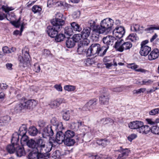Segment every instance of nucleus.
Wrapping results in <instances>:
<instances>
[{"instance_id": "nucleus-1", "label": "nucleus", "mask_w": 159, "mask_h": 159, "mask_svg": "<svg viewBox=\"0 0 159 159\" xmlns=\"http://www.w3.org/2000/svg\"><path fill=\"white\" fill-rule=\"evenodd\" d=\"M51 23L53 26H48L46 31L49 36L52 38H54L62 29V26L65 22L60 19H53Z\"/></svg>"}, {"instance_id": "nucleus-26", "label": "nucleus", "mask_w": 159, "mask_h": 159, "mask_svg": "<svg viewBox=\"0 0 159 159\" xmlns=\"http://www.w3.org/2000/svg\"><path fill=\"white\" fill-rule=\"evenodd\" d=\"M64 144L68 146H73L75 143L74 139L70 138H65L64 141Z\"/></svg>"}, {"instance_id": "nucleus-6", "label": "nucleus", "mask_w": 159, "mask_h": 159, "mask_svg": "<svg viewBox=\"0 0 159 159\" xmlns=\"http://www.w3.org/2000/svg\"><path fill=\"white\" fill-rule=\"evenodd\" d=\"M125 33L124 28L122 26L116 27L112 32L113 37L115 39L116 38L120 39L122 38Z\"/></svg>"}, {"instance_id": "nucleus-58", "label": "nucleus", "mask_w": 159, "mask_h": 159, "mask_svg": "<svg viewBox=\"0 0 159 159\" xmlns=\"http://www.w3.org/2000/svg\"><path fill=\"white\" fill-rule=\"evenodd\" d=\"M153 30H159V26L155 27L152 26V25H151L150 27L145 29L144 30L146 31H148Z\"/></svg>"}, {"instance_id": "nucleus-10", "label": "nucleus", "mask_w": 159, "mask_h": 159, "mask_svg": "<svg viewBox=\"0 0 159 159\" xmlns=\"http://www.w3.org/2000/svg\"><path fill=\"white\" fill-rule=\"evenodd\" d=\"M142 122L140 121H134L130 122L128 124L129 128L132 129H137V131L139 130L143 125Z\"/></svg>"}, {"instance_id": "nucleus-32", "label": "nucleus", "mask_w": 159, "mask_h": 159, "mask_svg": "<svg viewBox=\"0 0 159 159\" xmlns=\"http://www.w3.org/2000/svg\"><path fill=\"white\" fill-rule=\"evenodd\" d=\"M11 120L10 117L8 116H4L1 118L0 119L1 121L2 124V125H5L8 124Z\"/></svg>"}, {"instance_id": "nucleus-5", "label": "nucleus", "mask_w": 159, "mask_h": 159, "mask_svg": "<svg viewBox=\"0 0 159 159\" xmlns=\"http://www.w3.org/2000/svg\"><path fill=\"white\" fill-rule=\"evenodd\" d=\"M22 105L24 109H32L37 104L36 101L34 100H21Z\"/></svg>"}, {"instance_id": "nucleus-52", "label": "nucleus", "mask_w": 159, "mask_h": 159, "mask_svg": "<svg viewBox=\"0 0 159 159\" xmlns=\"http://www.w3.org/2000/svg\"><path fill=\"white\" fill-rule=\"evenodd\" d=\"M143 26L140 27L139 25L137 24H134L133 27H131V29H134L135 31H138L139 30H143Z\"/></svg>"}, {"instance_id": "nucleus-63", "label": "nucleus", "mask_w": 159, "mask_h": 159, "mask_svg": "<svg viewBox=\"0 0 159 159\" xmlns=\"http://www.w3.org/2000/svg\"><path fill=\"white\" fill-rule=\"evenodd\" d=\"M34 70L36 72L39 73L40 70V66L37 64L34 65Z\"/></svg>"}, {"instance_id": "nucleus-4", "label": "nucleus", "mask_w": 159, "mask_h": 159, "mask_svg": "<svg viewBox=\"0 0 159 159\" xmlns=\"http://www.w3.org/2000/svg\"><path fill=\"white\" fill-rule=\"evenodd\" d=\"M22 56H19L18 57V61H19V65L20 66L25 67L29 61L30 55L28 51L21 50Z\"/></svg>"}, {"instance_id": "nucleus-34", "label": "nucleus", "mask_w": 159, "mask_h": 159, "mask_svg": "<svg viewBox=\"0 0 159 159\" xmlns=\"http://www.w3.org/2000/svg\"><path fill=\"white\" fill-rule=\"evenodd\" d=\"M150 132L154 134L159 135V127L158 126H153L151 128Z\"/></svg>"}, {"instance_id": "nucleus-27", "label": "nucleus", "mask_w": 159, "mask_h": 159, "mask_svg": "<svg viewBox=\"0 0 159 159\" xmlns=\"http://www.w3.org/2000/svg\"><path fill=\"white\" fill-rule=\"evenodd\" d=\"M32 11L34 14H40L42 11V7L38 5H34L33 6Z\"/></svg>"}, {"instance_id": "nucleus-25", "label": "nucleus", "mask_w": 159, "mask_h": 159, "mask_svg": "<svg viewBox=\"0 0 159 159\" xmlns=\"http://www.w3.org/2000/svg\"><path fill=\"white\" fill-rule=\"evenodd\" d=\"M70 25L73 31L80 32L81 30V27L75 22L71 23Z\"/></svg>"}, {"instance_id": "nucleus-64", "label": "nucleus", "mask_w": 159, "mask_h": 159, "mask_svg": "<svg viewBox=\"0 0 159 159\" xmlns=\"http://www.w3.org/2000/svg\"><path fill=\"white\" fill-rule=\"evenodd\" d=\"M149 53V50H140L139 53L142 56H146Z\"/></svg>"}, {"instance_id": "nucleus-7", "label": "nucleus", "mask_w": 159, "mask_h": 159, "mask_svg": "<svg viewBox=\"0 0 159 159\" xmlns=\"http://www.w3.org/2000/svg\"><path fill=\"white\" fill-rule=\"evenodd\" d=\"M115 39L113 36H108L104 37L103 39V42L105 44V45L102 47V49L108 50L109 46H111L112 44Z\"/></svg>"}, {"instance_id": "nucleus-3", "label": "nucleus", "mask_w": 159, "mask_h": 159, "mask_svg": "<svg viewBox=\"0 0 159 159\" xmlns=\"http://www.w3.org/2000/svg\"><path fill=\"white\" fill-rule=\"evenodd\" d=\"M114 23L113 20L110 18H107L102 20L98 30L99 33L108 32L111 30Z\"/></svg>"}, {"instance_id": "nucleus-60", "label": "nucleus", "mask_w": 159, "mask_h": 159, "mask_svg": "<svg viewBox=\"0 0 159 159\" xmlns=\"http://www.w3.org/2000/svg\"><path fill=\"white\" fill-rule=\"evenodd\" d=\"M20 136H22L21 139V143H24V142H26L27 143V142L28 141V137L27 136H26V134L20 135Z\"/></svg>"}, {"instance_id": "nucleus-39", "label": "nucleus", "mask_w": 159, "mask_h": 159, "mask_svg": "<svg viewBox=\"0 0 159 159\" xmlns=\"http://www.w3.org/2000/svg\"><path fill=\"white\" fill-rule=\"evenodd\" d=\"M71 112V111L67 110L64 112L63 114V118L64 120H68L70 116V113Z\"/></svg>"}, {"instance_id": "nucleus-9", "label": "nucleus", "mask_w": 159, "mask_h": 159, "mask_svg": "<svg viewBox=\"0 0 159 159\" xmlns=\"http://www.w3.org/2000/svg\"><path fill=\"white\" fill-rule=\"evenodd\" d=\"M37 147L34 148L33 150L30 152L28 155L29 159H35L36 158H42V155L36 149Z\"/></svg>"}, {"instance_id": "nucleus-13", "label": "nucleus", "mask_w": 159, "mask_h": 159, "mask_svg": "<svg viewBox=\"0 0 159 159\" xmlns=\"http://www.w3.org/2000/svg\"><path fill=\"white\" fill-rule=\"evenodd\" d=\"M65 138V134L62 131H58L56 134L55 140L58 144H61L64 141Z\"/></svg>"}, {"instance_id": "nucleus-40", "label": "nucleus", "mask_w": 159, "mask_h": 159, "mask_svg": "<svg viewBox=\"0 0 159 159\" xmlns=\"http://www.w3.org/2000/svg\"><path fill=\"white\" fill-rule=\"evenodd\" d=\"M64 32L65 34L68 36L67 38H68L73 34V31L71 28H70L69 27L66 26L64 29Z\"/></svg>"}, {"instance_id": "nucleus-46", "label": "nucleus", "mask_w": 159, "mask_h": 159, "mask_svg": "<svg viewBox=\"0 0 159 159\" xmlns=\"http://www.w3.org/2000/svg\"><path fill=\"white\" fill-rule=\"evenodd\" d=\"M84 62L86 66H89L94 64L95 61L93 59L88 58L85 60Z\"/></svg>"}, {"instance_id": "nucleus-22", "label": "nucleus", "mask_w": 159, "mask_h": 159, "mask_svg": "<svg viewBox=\"0 0 159 159\" xmlns=\"http://www.w3.org/2000/svg\"><path fill=\"white\" fill-rule=\"evenodd\" d=\"M16 154L17 156L21 157L25 154L24 148L23 147H20L17 145V148H16Z\"/></svg>"}, {"instance_id": "nucleus-55", "label": "nucleus", "mask_w": 159, "mask_h": 159, "mask_svg": "<svg viewBox=\"0 0 159 159\" xmlns=\"http://www.w3.org/2000/svg\"><path fill=\"white\" fill-rule=\"evenodd\" d=\"M128 67L129 68H131L136 71V70L139 68V66L136 65L134 63L129 64L127 65Z\"/></svg>"}, {"instance_id": "nucleus-19", "label": "nucleus", "mask_w": 159, "mask_h": 159, "mask_svg": "<svg viewBox=\"0 0 159 159\" xmlns=\"http://www.w3.org/2000/svg\"><path fill=\"white\" fill-rule=\"evenodd\" d=\"M91 29L89 27L84 28L81 32V36L83 39H87L90 33Z\"/></svg>"}, {"instance_id": "nucleus-21", "label": "nucleus", "mask_w": 159, "mask_h": 159, "mask_svg": "<svg viewBox=\"0 0 159 159\" xmlns=\"http://www.w3.org/2000/svg\"><path fill=\"white\" fill-rule=\"evenodd\" d=\"M159 56V52L158 50H152L148 56V59L149 60L155 59Z\"/></svg>"}, {"instance_id": "nucleus-33", "label": "nucleus", "mask_w": 159, "mask_h": 159, "mask_svg": "<svg viewBox=\"0 0 159 159\" xmlns=\"http://www.w3.org/2000/svg\"><path fill=\"white\" fill-rule=\"evenodd\" d=\"M37 142L32 139H30L28 140L27 142V145L29 147L33 149L36 147Z\"/></svg>"}, {"instance_id": "nucleus-23", "label": "nucleus", "mask_w": 159, "mask_h": 159, "mask_svg": "<svg viewBox=\"0 0 159 159\" xmlns=\"http://www.w3.org/2000/svg\"><path fill=\"white\" fill-rule=\"evenodd\" d=\"M98 122L100 124L105 125L108 123H113L114 121L109 118H103L101 119Z\"/></svg>"}, {"instance_id": "nucleus-17", "label": "nucleus", "mask_w": 159, "mask_h": 159, "mask_svg": "<svg viewBox=\"0 0 159 159\" xmlns=\"http://www.w3.org/2000/svg\"><path fill=\"white\" fill-rule=\"evenodd\" d=\"M151 130V128L148 125H143H143L140 127L139 130L138 132L143 134H148Z\"/></svg>"}, {"instance_id": "nucleus-16", "label": "nucleus", "mask_w": 159, "mask_h": 159, "mask_svg": "<svg viewBox=\"0 0 159 159\" xmlns=\"http://www.w3.org/2000/svg\"><path fill=\"white\" fill-rule=\"evenodd\" d=\"M20 18H19L17 21H11L10 22V23L12 25L16 28L19 27L20 25H21V28L20 29V35H21V33L23 31L24 26L25 25V24L24 22L22 23L21 24L20 22Z\"/></svg>"}, {"instance_id": "nucleus-42", "label": "nucleus", "mask_w": 159, "mask_h": 159, "mask_svg": "<svg viewBox=\"0 0 159 159\" xmlns=\"http://www.w3.org/2000/svg\"><path fill=\"white\" fill-rule=\"evenodd\" d=\"M19 134L20 135H22L25 134L26 131V128L25 125H23L22 126L20 127L19 129Z\"/></svg>"}, {"instance_id": "nucleus-44", "label": "nucleus", "mask_w": 159, "mask_h": 159, "mask_svg": "<svg viewBox=\"0 0 159 159\" xmlns=\"http://www.w3.org/2000/svg\"><path fill=\"white\" fill-rule=\"evenodd\" d=\"M127 39L129 40L132 41H135L139 39L136 34L135 33L130 34L127 37Z\"/></svg>"}, {"instance_id": "nucleus-8", "label": "nucleus", "mask_w": 159, "mask_h": 159, "mask_svg": "<svg viewBox=\"0 0 159 159\" xmlns=\"http://www.w3.org/2000/svg\"><path fill=\"white\" fill-rule=\"evenodd\" d=\"M52 127L51 125H48L44 128L42 132V136L43 138H46L47 137L51 136L53 135Z\"/></svg>"}, {"instance_id": "nucleus-28", "label": "nucleus", "mask_w": 159, "mask_h": 159, "mask_svg": "<svg viewBox=\"0 0 159 159\" xmlns=\"http://www.w3.org/2000/svg\"><path fill=\"white\" fill-rule=\"evenodd\" d=\"M123 44V40L121 39L116 42L114 46L116 50H124L122 46Z\"/></svg>"}, {"instance_id": "nucleus-20", "label": "nucleus", "mask_w": 159, "mask_h": 159, "mask_svg": "<svg viewBox=\"0 0 159 159\" xmlns=\"http://www.w3.org/2000/svg\"><path fill=\"white\" fill-rule=\"evenodd\" d=\"M19 133L17 132H15L12 135V139H11V143L12 144H15L16 146H17L18 145V142L19 140Z\"/></svg>"}, {"instance_id": "nucleus-50", "label": "nucleus", "mask_w": 159, "mask_h": 159, "mask_svg": "<svg viewBox=\"0 0 159 159\" xmlns=\"http://www.w3.org/2000/svg\"><path fill=\"white\" fill-rule=\"evenodd\" d=\"M2 9L6 13L8 12L9 11L14 10V8L12 7H8L7 5H3L2 7Z\"/></svg>"}, {"instance_id": "nucleus-15", "label": "nucleus", "mask_w": 159, "mask_h": 159, "mask_svg": "<svg viewBox=\"0 0 159 159\" xmlns=\"http://www.w3.org/2000/svg\"><path fill=\"white\" fill-rule=\"evenodd\" d=\"M64 102V100L62 98H59L56 100L52 101L50 104L51 107L52 108H56L59 106L62 103Z\"/></svg>"}, {"instance_id": "nucleus-31", "label": "nucleus", "mask_w": 159, "mask_h": 159, "mask_svg": "<svg viewBox=\"0 0 159 159\" xmlns=\"http://www.w3.org/2000/svg\"><path fill=\"white\" fill-rule=\"evenodd\" d=\"M28 132L30 135L32 136H35L38 133V130L35 127L32 126L29 128Z\"/></svg>"}, {"instance_id": "nucleus-37", "label": "nucleus", "mask_w": 159, "mask_h": 159, "mask_svg": "<svg viewBox=\"0 0 159 159\" xmlns=\"http://www.w3.org/2000/svg\"><path fill=\"white\" fill-rule=\"evenodd\" d=\"M88 50H102L100 45L97 43L92 44L88 48Z\"/></svg>"}, {"instance_id": "nucleus-18", "label": "nucleus", "mask_w": 159, "mask_h": 159, "mask_svg": "<svg viewBox=\"0 0 159 159\" xmlns=\"http://www.w3.org/2000/svg\"><path fill=\"white\" fill-rule=\"evenodd\" d=\"M90 41L88 39H83L78 45V50L81 49V50L86 49L87 46L88 45Z\"/></svg>"}, {"instance_id": "nucleus-36", "label": "nucleus", "mask_w": 159, "mask_h": 159, "mask_svg": "<svg viewBox=\"0 0 159 159\" xmlns=\"http://www.w3.org/2000/svg\"><path fill=\"white\" fill-rule=\"evenodd\" d=\"M63 155V154H61L59 151L57 150L54 152L52 154V157L54 159H59Z\"/></svg>"}, {"instance_id": "nucleus-51", "label": "nucleus", "mask_w": 159, "mask_h": 159, "mask_svg": "<svg viewBox=\"0 0 159 159\" xmlns=\"http://www.w3.org/2000/svg\"><path fill=\"white\" fill-rule=\"evenodd\" d=\"M54 127L56 130L59 131H61L63 128L62 124L61 122H58Z\"/></svg>"}, {"instance_id": "nucleus-12", "label": "nucleus", "mask_w": 159, "mask_h": 159, "mask_svg": "<svg viewBox=\"0 0 159 159\" xmlns=\"http://www.w3.org/2000/svg\"><path fill=\"white\" fill-rule=\"evenodd\" d=\"M109 95L108 93H104L102 94L99 98V101L101 104L107 105L109 100Z\"/></svg>"}, {"instance_id": "nucleus-49", "label": "nucleus", "mask_w": 159, "mask_h": 159, "mask_svg": "<svg viewBox=\"0 0 159 159\" xmlns=\"http://www.w3.org/2000/svg\"><path fill=\"white\" fill-rule=\"evenodd\" d=\"M71 38L73 39L75 42H76L80 40L82 38L81 34H76L74 35L73 38Z\"/></svg>"}, {"instance_id": "nucleus-59", "label": "nucleus", "mask_w": 159, "mask_h": 159, "mask_svg": "<svg viewBox=\"0 0 159 159\" xmlns=\"http://www.w3.org/2000/svg\"><path fill=\"white\" fill-rule=\"evenodd\" d=\"M80 14V12L79 11H74L73 14V17L74 19L79 18Z\"/></svg>"}, {"instance_id": "nucleus-2", "label": "nucleus", "mask_w": 159, "mask_h": 159, "mask_svg": "<svg viewBox=\"0 0 159 159\" xmlns=\"http://www.w3.org/2000/svg\"><path fill=\"white\" fill-rule=\"evenodd\" d=\"M36 145V149L42 155L43 158L44 157V154L49 152L51 150L52 147V144L50 142L46 144L44 141L41 139L37 140Z\"/></svg>"}, {"instance_id": "nucleus-24", "label": "nucleus", "mask_w": 159, "mask_h": 159, "mask_svg": "<svg viewBox=\"0 0 159 159\" xmlns=\"http://www.w3.org/2000/svg\"><path fill=\"white\" fill-rule=\"evenodd\" d=\"M81 125V122H72L70 124V127L72 129L78 130L79 127Z\"/></svg>"}, {"instance_id": "nucleus-35", "label": "nucleus", "mask_w": 159, "mask_h": 159, "mask_svg": "<svg viewBox=\"0 0 159 159\" xmlns=\"http://www.w3.org/2000/svg\"><path fill=\"white\" fill-rule=\"evenodd\" d=\"M66 44L68 48H72L75 46V42L71 38H70L66 41Z\"/></svg>"}, {"instance_id": "nucleus-14", "label": "nucleus", "mask_w": 159, "mask_h": 159, "mask_svg": "<svg viewBox=\"0 0 159 159\" xmlns=\"http://www.w3.org/2000/svg\"><path fill=\"white\" fill-rule=\"evenodd\" d=\"M88 25L90 27V28L93 29V32L98 33V30L99 28V26L96 24L95 21L93 20H90L88 22Z\"/></svg>"}, {"instance_id": "nucleus-47", "label": "nucleus", "mask_w": 159, "mask_h": 159, "mask_svg": "<svg viewBox=\"0 0 159 159\" xmlns=\"http://www.w3.org/2000/svg\"><path fill=\"white\" fill-rule=\"evenodd\" d=\"M122 46L124 50L129 49L132 48V44L130 42H128L123 43Z\"/></svg>"}, {"instance_id": "nucleus-11", "label": "nucleus", "mask_w": 159, "mask_h": 159, "mask_svg": "<svg viewBox=\"0 0 159 159\" xmlns=\"http://www.w3.org/2000/svg\"><path fill=\"white\" fill-rule=\"evenodd\" d=\"M97 100L96 99L90 100L82 108L83 111H87L89 110L96 104Z\"/></svg>"}, {"instance_id": "nucleus-30", "label": "nucleus", "mask_w": 159, "mask_h": 159, "mask_svg": "<svg viewBox=\"0 0 159 159\" xmlns=\"http://www.w3.org/2000/svg\"><path fill=\"white\" fill-rule=\"evenodd\" d=\"M17 146L15 144L9 145L7 147V150L10 153H13L16 151V148H17Z\"/></svg>"}, {"instance_id": "nucleus-53", "label": "nucleus", "mask_w": 159, "mask_h": 159, "mask_svg": "<svg viewBox=\"0 0 159 159\" xmlns=\"http://www.w3.org/2000/svg\"><path fill=\"white\" fill-rule=\"evenodd\" d=\"M159 114V108H157L151 110L149 111V114L150 116H154Z\"/></svg>"}, {"instance_id": "nucleus-57", "label": "nucleus", "mask_w": 159, "mask_h": 159, "mask_svg": "<svg viewBox=\"0 0 159 159\" xmlns=\"http://www.w3.org/2000/svg\"><path fill=\"white\" fill-rule=\"evenodd\" d=\"M137 137L136 134H132L129 135L128 137V140L130 142H131L133 140L136 139Z\"/></svg>"}, {"instance_id": "nucleus-48", "label": "nucleus", "mask_w": 159, "mask_h": 159, "mask_svg": "<svg viewBox=\"0 0 159 159\" xmlns=\"http://www.w3.org/2000/svg\"><path fill=\"white\" fill-rule=\"evenodd\" d=\"M64 88L66 91L71 92L74 91L75 90V87L73 85H66L64 86Z\"/></svg>"}, {"instance_id": "nucleus-38", "label": "nucleus", "mask_w": 159, "mask_h": 159, "mask_svg": "<svg viewBox=\"0 0 159 159\" xmlns=\"http://www.w3.org/2000/svg\"><path fill=\"white\" fill-rule=\"evenodd\" d=\"M22 104V102L21 101L20 103L17 104L15 105L14 108V111L16 113L20 112L22 109H24Z\"/></svg>"}, {"instance_id": "nucleus-43", "label": "nucleus", "mask_w": 159, "mask_h": 159, "mask_svg": "<svg viewBox=\"0 0 159 159\" xmlns=\"http://www.w3.org/2000/svg\"><path fill=\"white\" fill-rule=\"evenodd\" d=\"M101 50H87V56H96V54L100 52Z\"/></svg>"}, {"instance_id": "nucleus-29", "label": "nucleus", "mask_w": 159, "mask_h": 159, "mask_svg": "<svg viewBox=\"0 0 159 159\" xmlns=\"http://www.w3.org/2000/svg\"><path fill=\"white\" fill-rule=\"evenodd\" d=\"M110 143L109 140L106 139H101L98 140L97 141V143L99 145H101L103 147H105Z\"/></svg>"}, {"instance_id": "nucleus-62", "label": "nucleus", "mask_w": 159, "mask_h": 159, "mask_svg": "<svg viewBox=\"0 0 159 159\" xmlns=\"http://www.w3.org/2000/svg\"><path fill=\"white\" fill-rule=\"evenodd\" d=\"M56 18L54 19H60L63 20L65 22L64 20L62 19L63 16V15L62 14L60 13H57L56 14Z\"/></svg>"}, {"instance_id": "nucleus-45", "label": "nucleus", "mask_w": 159, "mask_h": 159, "mask_svg": "<svg viewBox=\"0 0 159 159\" xmlns=\"http://www.w3.org/2000/svg\"><path fill=\"white\" fill-rule=\"evenodd\" d=\"M55 40L57 42H61L65 38V35L62 34H59L57 35V36L55 37Z\"/></svg>"}, {"instance_id": "nucleus-41", "label": "nucleus", "mask_w": 159, "mask_h": 159, "mask_svg": "<svg viewBox=\"0 0 159 159\" xmlns=\"http://www.w3.org/2000/svg\"><path fill=\"white\" fill-rule=\"evenodd\" d=\"M66 138H72L74 137L75 135V133L71 130H68L65 133Z\"/></svg>"}, {"instance_id": "nucleus-54", "label": "nucleus", "mask_w": 159, "mask_h": 159, "mask_svg": "<svg viewBox=\"0 0 159 159\" xmlns=\"http://www.w3.org/2000/svg\"><path fill=\"white\" fill-rule=\"evenodd\" d=\"M153 82V80L150 79L144 80L142 81L141 84L143 85H148L152 84Z\"/></svg>"}, {"instance_id": "nucleus-61", "label": "nucleus", "mask_w": 159, "mask_h": 159, "mask_svg": "<svg viewBox=\"0 0 159 159\" xmlns=\"http://www.w3.org/2000/svg\"><path fill=\"white\" fill-rule=\"evenodd\" d=\"M124 90V89L123 87H116L112 89V90L114 92H122Z\"/></svg>"}, {"instance_id": "nucleus-56", "label": "nucleus", "mask_w": 159, "mask_h": 159, "mask_svg": "<svg viewBox=\"0 0 159 159\" xmlns=\"http://www.w3.org/2000/svg\"><path fill=\"white\" fill-rule=\"evenodd\" d=\"M99 33L97 32H93V33L92 34L91 36V39L94 41H97L98 40L99 34Z\"/></svg>"}]
</instances>
